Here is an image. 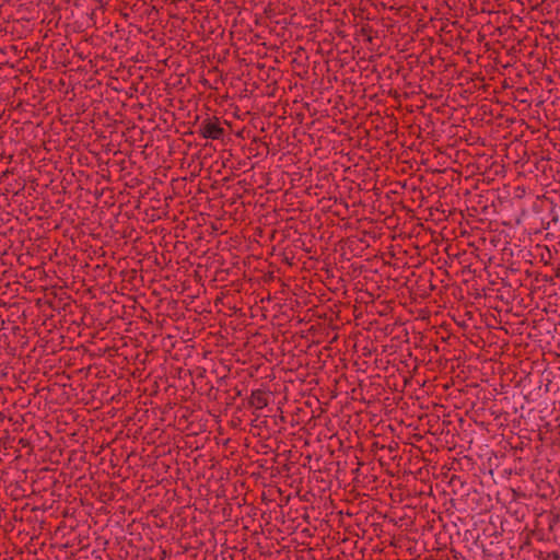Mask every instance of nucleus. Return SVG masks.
Wrapping results in <instances>:
<instances>
[{
    "instance_id": "1",
    "label": "nucleus",
    "mask_w": 560,
    "mask_h": 560,
    "mask_svg": "<svg viewBox=\"0 0 560 560\" xmlns=\"http://www.w3.org/2000/svg\"><path fill=\"white\" fill-rule=\"evenodd\" d=\"M200 132L206 139H220L223 135V129L214 122L205 121L200 126Z\"/></svg>"
}]
</instances>
